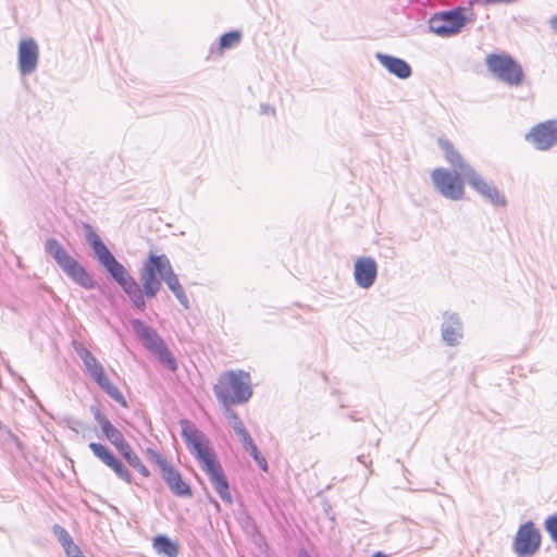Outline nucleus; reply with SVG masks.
Instances as JSON below:
<instances>
[{"instance_id": "obj_28", "label": "nucleus", "mask_w": 557, "mask_h": 557, "mask_svg": "<svg viewBox=\"0 0 557 557\" xmlns=\"http://www.w3.org/2000/svg\"><path fill=\"white\" fill-rule=\"evenodd\" d=\"M544 527L552 541L557 543V515L548 516L544 522Z\"/></svg>"}, {"instance_id": "obj_20", "label": "nucleus", "mask_w": 557, "mask_h": 557, "mask_svg": "<svg viewBox=\"0 0 557 557\" xmlns=\"http://www.w3.org/2000/svg\"><path fill=\"white\" fill-rule=\"evenodd\" d=\"M92 412L94 418L99 424L102 433L115 448L120 447L123 443L126 442L122 432L117 430L98 408H94Z\"/></svg>"}, {"instance_id": "obj_21", "label": "nucleus", "mask_w": 557, "mask_h": 557, "mask_svg": "<svg viewBox=\"0 0 557 557\" xmlns=\"http://www.w3.org/2000/svg\"><path fill=\"white\" fill-rule=\"evenodd\" d=\"M153 549L164 557H177L178 545L165 535H157L152 543Z\"/></svg>"}, {"instance_id": "obj_38", "label": "nucleus", "mask_w": 557, "mask_h": 557, "mask_svg": "<svg viewBox=\"0 0 557 557\" xmlns=\"http://www.w3.org/2000/svg\"><path fill=\"white\" fill-rule=\"evenodd\" d=\"M76 557H86V556H84V555H81V556H76Z\"/></svg>"}, {"instance_id": "obj_27", "label": "nucleus", "mask_w": 557, "mask_h": 557, "mask_svg": "<svg viewBox=\"0 0 557 557\" xmlns=\"http://www.w3.org/2000/svg\"><path fill=\"white\" fill-rule=\"evenodd\" d=\"M148 458L150 459V461L154 462L160 471L162 472L168 466H170L171 463L166 460V458L164 456H162L161 454H159L157 450L152 449V448H148L147 451H146Z\"/></svg>"}, {"instance_id": "obj_35", "label": "nucleus", "mask_w": 557, "mask_h": 557, "mask_svg": "<svg viewBox=\"0 0 557 557\" xmlns=\"http://www.w3.org/2000/svg\"><path fill=\"white\" fill-rule=\"evenodd\" d=\"M373 557H386V555H384L383 553L381 552H377L373 555Z\"/></svg>"}, {"instance_id": "obj_9", "label": "nucleus", "mask_w": 557, "mask_h": 557, "mask_svg": "<svg viewBox=\"0 0 557 557\" xmlns=\"http://www.w3.org/2000/svg\"><path fill=\"white\" fill-rule=\"evenodd\" d=\"M431 178L436 190L443 197L455 201L463 198L465 186L459 174L444 168H437L433 170Z\"/></svg>"}, {"instance_id": "obj_26", "label": "nucleus", "mask_w": 557, "mask_h": 557, "mask_svg": "<svg viewBox=\"0 0 557 557\" xmlns=\"http://www.w3.org/2000/svg\"><path fill=\"white\" fill-rule=\"evenodd\" d=\"M246 450L250 454V456L253 458V460L260 467V469L262 471L267 472L269 469L267 459L264 458L263 455H261L257 445L256 444L250 445V447H248Z\"/></svg>"}, {"instance_id": "obj_22", "label": "nucleus", "mask_w": 557, "mask_h": 557, "mask_svg": "<svg viewBox=\"0 0 557 557\" xmlns=\"http://www.w3.org/2000/svg\"><path fill=\"white\" fill-rule=\"evenodd\" d=\"M159 361L170 371L175 372L177 370V361L173 354L169 350L164 344L160 349L153 352Z\"/></svg>"}, {"instance_id": "obj_2", "label": "nucleus", "mask_w": 557, "mask_h": 557, "mask_svg": "<svg viewBox=\"0 0 557 557\" xmlns=\"http://www.w3.org/2000/svg\"><path fill=\"white\" fill-rule=\"evenodd\" d=\"M85 237L90 245L98 262L108 271L112 278L122 287L133 306L144 311L146 308L144 286L140 287L138 282L129 274L125 267L120 263L111 251L103 244L99 235L91 225L85 224Z\"/></svg>"}, {"instance_id": "obj_7", "label": "nucleus", "mask_w": 557, "mask_h": 557, "mask_svg": "<svg viewBox=\"0 0 557 557\" xmlns=\"http://www.w3.org/2000/svg\"><path fill=\"white\" fill-rule=\"evenodd\" d=\"M76 352L82 359L86 371L92 377V380L99 385V387L106 392L113 400L119 403L122 407L127 408V401L121 391L110 382L104 373L102 364L91 354L89 349L79 345L76 347Z\"/></svg>"}, {"instance_id": "obj_29", "label": "nucleus", "mask_w": 557, "mask_h": 557, "mask_svg": "<svg viewBox=\"0 0 557 557\" xmlns=\"http://www.w3.org/2000/svg\"><path fill=\"white\" fill-rule=\"evenodd\" d=\"M53 532L63 547L73 542L71 535L64 528L60 525H54Z\"/></svg>"}, {"instance_id": "obj_5", "label": "nucleus", "mask_w": 557, "mask_h": 557, "mask_svg": "<svg viewBox=\"0 0 557 557\" xmlns=\"http://www.w3.org/2000/svg\"><path fill=\"white\" fill-rule=\"evenodd\" d=\"M216 399L222 406L243 404L252 395L249 373L245 371H226L213 386Z\"/></svg>"}, {"instance_id": "obj_16", "label": "nucleus", "mask_w": 557, "mask_h": 557, "mask_svg": "<svg viewBox=\"0 0 557 557\" xmlns=\"http://www.w3.org/2000/svg\"><path fill=\"white\" fill-rule=\"evenodd\" d=\"M442 338L446 345L458 346L463 337V327L456 313H444V321L441 326Z\"/></svg>"}, {"instance_id": "obj_1", "label": "nucleus", "mask_w": 557, "mask_h": 557, "mask_svg": "<svg viewBox=\"0 0 557 557\" xmlns=\"http://www.w3.org/2000/svg\"><path fill=\"white\" fill-rule=\"evenodd\" d=\"M180 424L182 428V436L188 449L198 459L202 470L209 476L215 492L222 500L231 504L232 495L230 493L228 482L214 451L210 447L209 440L191 421L182 420Z\"/></svg>"}, {"instance_id": "obj_19", "label": "nucleus", "mask_w": 557, "mask_h": 557, "mask_svg": "<svg viewBox=\"0 0 557 557\" xmlns=\"http://www.w3.org/2000/svg\"><path fill=\"white\" fill-rule=\"evenodd\" d=\"M375 58L393 75L400 79L411 76V66L403 59L377 52Z\"/></svg>"}, {"instance_id": "obj_34", "label": "nucleus", "mask_w": 557, "mask_h": 557, "mask_svg": "<svg viewBox=\"0 0 557 557\" xmlns=\"http://www.w3.org/2000/svg\"><path fill=\"white\" fill-rule=\"evenodd\" d=\"M550 25H552L553 29L557 33V16H555L550 20Z\"/></svg>"}, {"instance_id": "obj_14", "label": "nucleus", "mask_w": 557, "mask_h": 557, "mask_svg": "<svg viewBox=\"0 0 557 557\" xmlns=\"http://www.w3.org/2000/svg\"><path fill=\"white\" fill-rule=\"evenodd\" d=\"M39 48L35 39L25 38L18 44L17 63L22 75L34 73L38 65Z\"/></svg>"}, {"instance_id": "obj_4", "label": "nucleus", "mask_w": 557, "mask_h": 557, "mask_svg": "<svg viewBox=\"0 0 557 557\" xmlns=\"http://www.w3.org/2000/svg\"><path fill=\"white\" fill-rule=\"evenodd\" d=\"M139 280L148 298L157 296L161 288V281L166 284L169 289L181 285L165 255L150 253L139 270Z\"/></svg>"}, {"instance_id": "obj_24", "label": "nucleus", "mask_w": 557, "mask_h": 557, "mask_svg": "<svg viewBox=\"0 0 557 557\" xmlns=\"http://www.w3.org/2000/svg\"><path fill=\"white\" fill-rule=\"evenodd\" d=\"M240 41V33L239 32H230L221 36L220 38V49H228L235 47Z\"/></svg>"}, {"instance_id": "obj_13", "label": "nucleus", "mask_w": 557, "mask_h": 557, "mask_svg": "<svg viewBox=\"0 0 557 557\" xmlns=\"http://www.w3.org/2000/svg\"><path fill=\"white\" fill-rule=\"evenodd\" d=\"M539 150H547L557 144V120H549L534 126L527 135Z\"/></svg>"}, {"instance_id": "obj_8", "label": "nucleus", "mask_w": 557, "mask_h": 557, "mask_svg": "<svg viewBox=\"0 0 557 557\" xmlns=\"http://www.w3.org/2000/svg\"><path fill=\"white\" fill-rule=\"evenodd\" d=\"M486 65L494 76L507 85L519 86L523 82L521 65L507 54L487 55Z\"/></svg>"}, {"instance_id": "obj_11", "label": "nucleus", "mask_w": 557, "mask_h": 557, "mask_svg": "<svg viewBox=\"0 0 557 557\" xmlns=\"http://www.w3.org/2000/svg\"><path fill=\"white\" fill-rule=\"evenodd\" d=\"M466 17L461 9L444 11L435 14L429 21L432 33L441 37L456 35L465 26Z\"/></svg>"}, {"instance_id": "obj_17", "label": "nucleus", "mask_w": 557, "mask_h": 557, "mask_svg": "<svg viewBox=\"0 0 557 557\" xmlns=\"http://www.w3.org/2000/svg\"><path fill=\"white\" fill-rule=\"evenodd\" d=\"M131 323L134 332L143 341L145 347L150 352H156L165 344L157 332L152 327L146 325L143 321L134 319Z\"/></svg>"}, {"instance_id": "obj_6", "label": "nucleus", "mask_w": 557, "mask_h": 557, "mask_svg": "<svg viewBox=\"0 0 557 557\" xmlns=\"http://www.w3.org/2000/svg\"><path fill=\"white\" fill-rule=\"evenodd\" d=\"M45 247L46 251L54 259L58 265L73 282L86 289L95 288L96 283L91 275L55 238H48Z\"/></svg>"}, {"instance_id": "obj_10", "label": "nucleus", "mask_w": 557, "mask_h": 557, "mask_svg": "<svg viewBox=\"0 0 557 557\" xmlns=\"http://www.w3.org/2000/svg\"><path fill=\"white\" fill-rule=\"evenodd\" d=\"M542 535L532 521L521 524L513 537L512 550L518 557H531L541 546Z\"/></svg>"}, {"instance_id": "obj_15", "label": "nucleus", "mask_w": 557, "mask_h": 557, "mask_svg": "<svg viewBox=\"0 0 557 557\" xmlns=\"http://www.w3.org/2000/svg\"><path fill=\"white\" fill-rule=\"evenodd\" d=\"M89 448L94 455L101 460L107 467L112 469L114 473L126 483L132 482V474L123 462L117 459L113 453L104 445L99 443H90Z\"/></svg>"}, {"instance_id": "obj_30", "label": "nucleus", "mask_w": 557, "mask_h": 557, "mask_svg": "<svg viewBox=\"0 0 557 557\" xmlns=\"http://www.w3.org/2000/svg\"><path fill=\"white\" fill-rule=\"evenodd\" d=\"M176 297V299L178 300V302L185 308V309H188L189 308V300H188V297L182 286L178 285L176 287H173L170 289Z\"/></svg>"}, {"instance_id": "obj_25", "label": "nucleus", "mask_w": 557, "mask_h": 557, "mask_svg": "<svg viewBox=\"0 0 557 557\" xmlns=\"http://www.w3.org/2000/svg\"><path fill=\"white\" fill-rule=\"evenodd\" d=\"M116 450L125 458L131 467L140 460L139 456L133 450L127 441L117 447Z\"/></svg>"}, {"instance_id": "obj_3", "label": "nucleus", "mask_w": 557, "mask_h": 557, "mask_svg": "<svg viewBox=\"0 0 557 557\" xmlns=\"http://www.w3.org/2000/svg\"><path fill=\"white\" fill-rule=\"evenodd\" d=\"M440 147L445 153L446 161L454 168L459 169L460 174L468 184L486 201L494 207H505L507 205L506 197L499 189L487 182L471 165L465 163L460 153L455 150L454 146L446 139L438 140Z\"/></svg>"}, {"instance_id": "obj_18", "label": "nucleus", "mask_w": 557, "mask_h": 557, "mask_svg": "<svg viewBox=\"0 0 557 557\" xmlns=\"http://www.w3.org/2000/svg\"><path fill=\"white\" fill-rule=\"evenodd\" d=\"M162 478L171 492L178 497H190V486L183 480L181 473L172 466H168L162 472Z\"/></svg>"}, {"instance_id": "obj_33", "label": "nucleus", "mask_w": 557, "mask_h": 557, "mask_svg": "<svg viewBox=\"0 0 557 557\" xmlns=\"http://www.w3.org/2000/svg\"><path fill=\"white\" fill-rule=\"evenodd\" d=\"M132 468H134L144 478H148L150 475L148 468L141 462V460H139L135 465H133Z\"/></svg>"}, {"instance_id": "obj_32", "label": "nucleus", "mask_w": 557, "mask_h": 557, "mask_svg": "<svg viewBox=\"0 0 557 557\" xmlns=\"http://www.w3.org/2000/svg\"><path fill=\"white\" fill-rule=\"evenodd\" d=\"M63 548L67 557H76L83 555L79 547L76 544H74V542L70 543Z\"/></svg>"}, {"instance_id": "obj_37", "label": "nucleus", "mask_w": 557, "mask_h": 557, "mask_svg": "<svg viewBox=\"0 0 557 557\" xmlns=\"http://www.w3.org/2000/svg\"><path fill=\"white\" fill-rule=\"evenodd\" d=\"M9 435L13 441L17 442V438L13 434L9 433Z\"/></svg>"}, {"instance_id": "obj_36", "label": "nucleus", "mask_w": 557, "mask_h": 557, "mask_svg": "<svg viewBox=\"0 0 557 557\" xmlns=\"http://www.w3.org/2000/svg\"><path fill=\"white\" fill-rule=\"evenodd\" d=\"M300 557H311L307 552L302 550Z\"/></svg>"}, {"instance_id": "obj_23", "label": "nucleus", "mask_w": 557, "mask_h": 557, "mask_svg": "<svg viewBox=\"0 0 557 557\" xmlns=\"http://www.w3.org/2000/svg\"><path fill=\"white\" fill-rule=\"evenodd\" d=\"M224 410V416L227 419L230 425L234 430L235 433L243 430L245 428L243 421L238 417V414L232 409V405L222 406Z\"/></svg>"}, {"instance_id": "obj_12", "label": "nucleus", "mask_w": 557, "mask_h": 557, "mask_svg": "<svg viewBox=\"0 0 557 557\" xmlns=\"http://www.w3.org/2000/svg\"><path fill=\"white\" fill-rule=\"evenodd\" d=\"M379 273L377 262L374 258L362 256L356 259L354 263V280L361 289L371 288Z\"/></svg>"}, {"instance_id": "obj_31", "label": "nucleus", "mask_w": 557, "mask_h": 557, "mask_svg": "<svg viewBox=\"0 0 557 557\" xmlns=\"http://www.w3.org/2000/svg\"><path fill=\"white\" fill-rule=\"evenodd\" d=\"M236 435L238 436L239 441L242 442V445H243L244 449H247L248 447H250V445L255 444L252 437L250 436V434L246 430V428H244L243 430L238 431L236 433Z\"/></svg>"}]
</instances>
